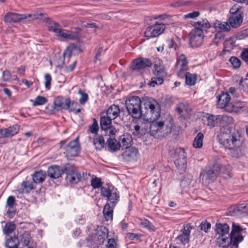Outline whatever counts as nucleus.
Returning <instances> with one entry per match:
<instances>
[{"label":"nucleus","mask_w":248,"mask_h":248,"mask_svg":"<svg viewBox=\"0 0 248 248\" xmlns=\"http://www.w3.org/2000/svg\"><path fill=\"white\" fill-rule=\"evenodd\" d=\"M7 234L6 236L5 242L6 247L7 248H18L19 244V238L16 236L15 233H14L13 236L8 235L9 233Z\"/></svg>","instance_id":"25"},{"label":"nucleus","mask_w":248,"mask_h":248,"mask_svg":"<svg viewBox=\"0 0 248 248\" xmlns=\"http://www.w3.org/2000/svg\"><path fill=\"white\" fill-rule=\"evenodd\" d=\"M220 170V165L218 163L208 165L201 171L200 179L207 183L213 182L218 175Z\"/></svg>","instance_id":"5"},{"label":"nucleus","mask_w":248,"mask_h":248,"mask_svg":"<svg viewBox=\"0 0 248 248\" xmlns=\"http://www.w3.org/2000/svg\"><path fill=\"white\" fill-rule=\"evenodd\" d=\"M46 173L45 171L39 170L35 171L32 174V179L33 182L36 184L43 183L46 177Z\"/></svg>","instance_id":"30"},{"label":"nucleus","mask_w":248,"mask_h":248,"mask_svg":"<svg viewBox=\"0 0 248 248\" xmlns=\"http://www.w3.org/2000/svg\"><path fill=\"white\" fill-rule=\"evenodd\" d=\"M211 226V225L209 222H207L206 220H204L201 223L199 227L201 230L206 232L208 229H210Z\"/></svg>","instance_id":"60"},{"label":"nucleus","mask_w":248,"mask_h":248,"mask_svg":"<svg viewBox=\"0 0 248 248\" xmlns=\"http://www.w3.org/2000/svg\"><path fill=\"white\" fill-rule=\"evenodd\" d=\"M106 248H117L116 243L114 239L108 238Z\"/></svg>","instance_id":"64"},{"label":"nucleus","mask_w":248,"mask_h":248,"mask_svg":"<svg viewBox=\"0 0 248 248\" xmlns=\"http://www.w3.org/2000/svg\"><path fill=\"white\" fill-rule=\"evenodd\" d=\"M229 236L231 244L235 248L238 247L239 243L242 242L244 239V237L241 233H230Z\"/></svg>","instance_id":"33"},{"label":"nucleus","mask_w":248,"mask_h":248,"mask_svg":"<svg viewBox=\"0 0 248 248\" xmlns=\"http://www.w3.org/2000/svg\"><path fill=\"white\" fill-rule=\"evenodd\" d=\"M141 100L137 96H129L125 100V105L129 115L134 118H139L141 116Z\"/></svg>","instance_id":"4"},{"label":"nucleus","mask_w":248,"mask_h":248,"mask_svg":"<svg viewBox=\"0 0 248 248\" xmlns=\"http://www.w3.org/2000/svg\"><path fill=\"white\" fill-rule=\"evenodd\" d=\"M120 144H122V146L124 148H127L130 145L131 142L132 141L131 136L128 133H124L119 138Z\"/></svg>","instance_id":"34"},{"label":"nucleus","mask_w":248,"mask_h":248,"mask_svg":"<svg viewBox=\"0 0 248 248\" xmlns=\"http://www.w3.org/2000/svg\"><path fill=\"white\" fill-rule=\"evenodd\" d=\"M112 120L107 115L101 117L100 123L101 129L104 131L108 130V128L112 125Z\"/></svg>","instance_id":"32"},{"label":"nucleus","mask_w":248,"mask_h":248,"mask_svg":"<svg viewBox=\"0 0 248 248\" xmlns=\"http://www.w3.org/2000/svg\"><path fill=\"white\" fill-rule=\"evenodd\" d=\"M213 27L216 31L228 32L231 30L230 25H229L228 22L216 20L213 23Z\"/></svg>","instance_id":"24"},{"label":"nucleus","mask_w":248,"mask_h":248,"mask_svg":"<svg viewBox=\"0 0 248 248\" xmlns=\"http://www.w3.org/2000/svg\"><path fill=\"white\" fill-rule=\"evenodd\" d=\"M68 109L70 112H73L75 114H78L81 111V109L79 107L78 103L75 101H71L70 99V103H68Z\"/></svg>","instance_id":"42"},{"label":"nucleus","mask_w":248,"mask_h":248,"mask_svg":"<svg viewBox=\"0 0 248 248\" xmlns=\"http://www.w3.org/2000/svg\"><path fill=\"white\" fill-rule=\"evenodd\" d=\"M247 37H248V29L241 31L237 35V38L239 40L244 39Z\"/></svg>","instance_id":"63"},{"label":"nucleus","mask_w":248,"mask_h":248,"mask_svg":"<svg viewBox=\"0 0 248 248\" xmlns=\"http://www.w3.org/2000/svg\"><path fill=\"white\" fill-rule=\"evenodd\" d=\"M47 172L49 177L56 179L60 177L63 173H68V167H64L61 169L58 166H51L48 168Z\"/></svg>","instance_id":"17"},{"label":"nucleus","mask_w":248,"mask_h":248,"mask_svg":"<svg viewBox=\"0 0 248 248\" xmlns=\"http://www.w3.org/2000/svg\"><path fill=\"white\" fill-rule=\"evenodd\" d=\"M218 115H209L207 117V125L210 128H213L219 125V121L218 119Z\"/></svg>","instance_id":"35"},{"label":"nucleus","mask_w":248,"mask_h":248,"mask_svg":"<svg viewBox=\"0 0 248 248\" xmlns=\"http://www.w3.org/2000/svg\"><path fill=\"white\" fill-rule=\"evenodd\" d=\"M120 109L118 106L116 105H111L106 111V115L108 117L115 119L120 114Z\"/></svg>","instance_id":"26"},{"label":"nucleus","mask_w":248,"mask_h":248,"mask_svg":"<svg viewBox=\"0 0 248 248\" xmlns=\"http://www.w3.org/2000/svg\"><path fill=\"white\" fill-rule=\"evenodd\" d=\"M90 228V231H95L96 232H108V229L103 225L98 226L96 227L94 225H91Z\"/></svg>","instance_id":"50"},{"label":"nucleus","mask_w":248,"mask_h":248,"mask_svg":"<svg viewBox=\"0 0 248 248\" xmlns=\"http://www.w3.org/2000/svg\"><path fill=\"white\" fill-rule=\"evenodd\" d=\"M165 28V23H156L146 29L144 36L147 39L156 37L163 32Z\"/></svg>","instance_id":"9"},{"label":"nucleus","mask_w":248,"mask_h":248,"mask_svg":"<svg viewBox=\"0 0 248 248\" xmlns=\"http://www.w3.org/2000/svg\"><path fill=\"white\" fill-rule=\"evenodd\" d=\"M244 209L245 211L248 213V203L247 205L241 204L238 207H232L230 208L229 213L231 216L235 215L237 212V211H242Z\"/></svg>","instance_id":"41"},{"label":"nucleus","mask_w":248,"mask_h":248,"mask_svg":"<svg viewBox=\"0 0 248 248\" xmlns=\"http://www.w3.org/2000/svg\"><path fill=\"white\" fill-rule=\"evenodd\" d=\"M115 206L107 202L104 206L103 214L106 221H112L113 216V209Z\"/></svg>","instance_id":"23"},{"label":"nucleus","mask_w":248,"mask_h":248,"mask_svg":"<svg viewBox=\"0 0 248 248\" xmlns=\"http://www.w3.org/2000/svg\"><path fill=\"white\" fill-rule=\"evenodd\" d=\"M65 140L60 142L61 148H63V145L65 143ZM65 150L64 153L68 159H72L73 157L77 156L79 154L80 148L78 143V138L70 141L66 146L63 147Z\"/></svg>","instance_id":"6"},{"label":"nucleus","mask_w":248,"mask_h":248,"mask_svg":"<svg viewBox=\"0 0 248 248\" xmlns=\"http://www.w3.org/2000/svg\"><path fill=\"white\" fill-rule=\"evenodd\" d=\"M101 195L102 197L106 198L108 202H109V203L116 206L119 201V195L116 192L112 191L109 187H101Z\"/></svg>","instance_id":"11"},{"label":"nucleus","mask_w":248,"mask_h":248,"mask_svg":"<svg viewBox=\"0 0 248 248\" xmlns=\"http://www.w3.org/2000/svg\"><path fill=\"white\" fill-rule=\"evenodd\" d=\"M91 185L93 188H98L101 187L102 183L100 179L95 177L91 180Z\"/></svg>","instance_id":"56"},{"label":"nucleus","mask_w":248,"mask_h":248,"mask_svg":"<svg viewBox=\"0 0 248 248\" xmlns=\"http://www.w3.org/2000/svg\"><path fill=\"white\" fill-rule=\"evenodd\" d=\"M77 46L74 44L70 45L65 50L64 56H65L66 55H67L68 56H70L74 53L75 50L77 49Z\"/></svg>","instance_id":"55"},{"label":"nucleus","mask_w":248,"mask_h":248,"mask_svg":"<svg viewBox=\"0 0 248 248\" xmlns=\"http://www.w3.org/2000/svg\"><path fill=\"white\" fill-rule=\"evenodd\" d=\"M239 88L243 92L248 93V78H242L239 82Z\"/></svg>","instance_id":"52"},{"label":"nucleus","mask_w":248,"mask_h":248,"mask_svg":"<svg viewBox=\"0 0 248 248\" xmlns=\"http://www.w3.org/2000/svg\"><path fill=\"white\" fill-rule=\"evenodd\" d=\"M78 93L80 95L79 102L81 105H84L88 100V95L85 91L81 89H78Z\"/></svg>","instance_id":"44"},{"label":"nucleus","mask_w":248,"mask_h":248,"mask_svg":"<svg viewBox=\"0 0 248 248\" xmlns=\"http://www.w3.org/2000/svg\"><path fill=\"white\" fill-rule=\"evenodd\" d=\"M34 189V187L32 182L28 181H24L22 182L21 187L18 188L17 190L21 193H28Z\"/></svg>","instance_id":"31"},{"label":"nucleus","mask_w":248,"mask_h":248,"mask_svg":"<svg viewBox=\"0 0 248 248\" xmlns=\"http://www.w3.org/2000/svg\"><path fill=\"white\" fill-rule=\"evenodd\" d=\"M107 144L109 149L113 152L120 150L121 146L120 143L115 139L109 138L107 141Z\"/></svg>","instance_id":"36"},{"label":"nucleus","mask_w":248,"mask_h":248,"mask_svg":"<svg viewBox=\"0 0 248 248\" xmlns=\"http://www.w3.org/2000/svg\"><path fill=\"white\" fill-rule=\"evenodd\" d=\"M19 129V126L18 124H14L6 128H2L1 138H11L18 133Z\"/></svg>","instance_id":"21"},{"label":"nucleus","mask_w":248,"mask_h":248,"mask_svg":"<svg viewBox=\"0 0 248 248\" xmlns=\"http://www.w3.org/2000/svg\"><path fill=\"white\" fill-rule=\"evenodd\" d=\"M230 14L232 15L234 14H241L244 15L243 11L241 9V7L237 4L234 5L230 10Z\"/></svg>","instance_id":"57"},{"label":"nucleus","mask_w":248,"mask_h":248,"mask_svg":"<svg viewBox=\"0 0 248 248\" xmlns=\"http://www.w3.org/2000/svg\"><path fill=\"white\" fill-rule=\"evenodd\" d=\"M31 238L30 233H22L19 236V243L27 246L29 244Z\"/></svg>","instance_id":"47"},{"label":"nucleus","mask_w":248,"mask_h":248,"mask_svg":"<svg viewBox=\"0 0 248 248\" xmlns=\"http://www.w3.org/2000/svg\"><path fill=\"white\" fill-rule=\"evenodd\" d=\"M246 232V228H244L238 224L232 222L231 232Z\"/></svg>","instance_id":"54"},{"label":"nucleus","mask_w":248,"mask_h":248,"mask_svg":"<svg viewBox=\"0 0 248 248\" xmlns=\"http://www.w3.org/2000/svg\"><path fill=\"white\" fill-rule=\"evenodd\" d=\"M152 64L149 59L140 58L133 60L131 68L133 70H140L151 67Z\"/></svg>","instance_id":"15"},{"label":"nucleus","mask_w":248,"mask_h":248,"mask_svg":"<svg viewBox=\"0 0 248 248\" xmlns=\"http://www.w3.org/2000/svg\"><path fill=\"white\" fill-rule=\"evenodd\" d=\"M233 67L238 68L240 67L241 62L240 60L235 57H232L229 60Z\"/></svg>","instance_id":"58"},{"label":"nucleus","mask_w":248,"mask_h":248,"mask_svg":"<svg viewBox=\"0 0 248 248\" xmlns=\"http://www.w3.org/2000/svg\"><path fill=\"white\" fill-rule=\"evenodd\" d=\"M57 36L67 40H74L78 37V35L72 31L62 29H60Z\"/></svg>","instance_id":"27"},{"label":"nucleus","mask_w":248,"mask_h":248,"mask_svg":"<svg viewBox=\"0 0 248 248\" xmlns=\"http://www.w3.org/2000/svg\"><path fill=\"white\" fill-rule=\"evenodd\" d=\"M219 142L226 149L240 146L241 133L234 128H227L221 131L217 136Z\"/></svg>","instance_id":"1"},{"label":"nucleus","mask_w":248,"mask_h":248,"mask_svg":"<svg viewBox=\"0 0 248 248\" xmlns=\"http://www.w3.org/2000/svg\"><path fill=\"white\" fill-rule=\"evenodd\" d=\"M229 151V155L232 157L238 158L243 155L242 149L240 146L234 147L231 149H228Z\"/></svg>","instance_id":"39"},{"label":"nucleus","mask_w":248,"mask_h":248,"mask_svg":"<svg viewBox=\"0 0 248 248\" xmlns=\"http://www.w3.org/2000/svg\"><path fill=\"white\" fill-rule=\"evenodd\" d=\"M230 227L227 223H217L215 231L216 232H229Z\"/></svg>","instance_id":"43"},{"label":"nucleus","mask_w":248,"mask_h":248,"mask_svg":"<svg viewBox=\"0 0 248 248\" xmlns=\"http://www.w3.org/2000/svg\"><path fill=\"white\" fill-rule=\"evenodd\" d=\"M122 156L126 161L131 162L138 159L140 153L138 149L132 147L126 148L125 151L122 154Z\"/></svg>","instance_id":"14"},{"label":"nucleus","mask_w":248,"mask_h":248,"mask_svg":"<svg viewBox=\"0 0 248 248\" xmlns=\"http://www.w3.org/2000/svg\"><path fill=\"white\" fill-rule=\"evenodd\" d=\"M243 109H248V108L246 107L245 102L236 101L233 102L229 103V105L227 106L225 111L229 113H238Z\"/></svg>","instance_id":"16"},{"label":"nucleus","mask_w":248,"mask_h":248,"mask_svg":"<svg viewBox=\"0 0 248 248\" xmlns=\"http://www.w3.org/2000/svg\"><path fill=\"white\" fill-rule=\"evenodd\" d=\"M235 41L232 38L226 39L224 43V49H228V51L233 48L234 46Z\"/></svg>","instance_id":"51"},{"label":"nucleus","mask_w":248,"mask_h":248,"mask_svg":"<svg viewBox=\"0 0 248 248\" xmlns=\"http://www.w3.org/2000/svg\"><path fill=\"white\" fill-rule=\"evenodd\" d=\"M244 15L241 14L232 15L228 19V22L230 27L237 28L242 24L243 20Z\"/></svg>","instance_id":"22"},{"label":"nucleus","mask_w":248,"mask_h":248,"mask_svg":"<svg viewBox=\"0 0 248 248\" xmlns=\"http://www.w3.org/2000/svg\"><path fill=\"white\" fill-rule=\"evenodd\" d=\"M105 140L102 136H96L93 139V144L96 150H101L105 145Z\"/></svg>","instance_id":"38"},{"label":"nucleus","mask_w":248,"mask_h":248,"mask_svg":"<svg viewBox=\"0 0 248 248\" xmlns=\"http://www.w3.org/2000/svg\"><path fill=\"white\" fill-rule=\"evenodd\" d=\"M47 26L48 30L53 32L56 36L61 29L58 23L52 21L49 22Z\"/></svg>","instance_id":"45"},{"label":"nucleus","mask_w":248,"mask_h":248,"mask_svg":"<svg viewBox=\"0 0 248 248\" xmlns=\"http://www.w3.org/2000/svg\"><path fill=\"white\" fill-rule=\"evenodd\" d=\"M98 129L97 121L95 119H93V123L92 125L90 126L89 130L93 134H97Z\"/></svg>","instance_id":"59"},{"label":"nucleus","mask_w":248,"mask_h":248,"mask_svg":"<svg viewBox=\"0 0 248 248\" xmlns=\"http://www.w3.org/2000/svg\"><path fill=\"white\" fill-rule=\"evenodd\" d=\"M176 111L184 120L185 119L184 114L186 112V106L184 103L179 104L176 108Z\"/></svg>","instance_id":"48"},{"label":"nucleus","mask_w":248,"mask_h":248,"mask_svg":"<svg viewBox=\"0 0 248 248\" xmlns=\"http://www.w3.org/2000/svg\"><path fill=\"white\" fill-rule=\"evenodd\" d=\"M191 25L194 27L193 30L197 31L200 30L202 31V34H204V31L211 27V25L209 21L206 19H202L198 21L192 22Z\"/></svg>","instance_id":"20"},{"label":"nucleus","mask_w":248,"mask_h":248,"mask_svg":"<svg viewBox=\"0 0 248 248\" xmlns=\"http://www.w3.org/2000/svg\"><path fill=\"white\" fill-rule=\"evenodd\" d=\"M144 108L146 110L147 119H158L160 116L161 107L159 103L152 98L144 100Z\"/></svg>","instance_id":"3"},{"label":"nucleus","mask_w":248,"mask_h":248,"mask_svg":"<svg viewBox=\"0 0 248 248\" xmlns=\"http://www.w3.org/2000/svg\"><path fill=\"white\" fill-rule=\"evenodd\" d=\"M45 87L47 89H49L50 88L51 85V81L52 80L51 76L49 74H46L45 75Z\"/></svg>","instance_id":"62"},{"label":"nucleus","mask_w":248,"mask_h":248,"mask_svg":"<svg viewBox=\"0 0 248 248\" xmlns=\"http://www.w3.org/2000/svg\"><path fill=\"white\" fill-rule=\"evenodd\" d=\"M68 103H70V98L64 99L62 97H57L53 102V108L57 111L68 109Z\"/></svg>","instance_id":"18"},{"label":"nucleus","mask_w":248,"mask_h":248,"mask_svg":"<svg viewBox=\"0 0 248 248\" xmlns=\"http://www.w3.org/2000/svg\"><path fill=\"white\" fill-rule=\"evenodd\" d=\"M197 79V75L196 74H190L187 72V85L192 86L195 84Z\"/></svg>","instance_id":"49"},{"label":"nucleus","mask_w":248,"mask_h":248,"mask_svg":"<svg viewBox=\"0 0 248 248\" xmlns=\"http://www.w3.org/2000/svg\"><path fill=\"white\" fill-rule=\"evenodd\" d=\"M155 76L152 78L151 82L149 83L150 86L155 87V85L162 84L164 82L163 78L166 76V72L164 66L159 63L154 65Z\"/></svg>","instance_id":"8"},{"label":"nucleus","mask_w":248,"mask_h":248,"mask_svg":"<svg viewBox=\"0 0 248 248\" xmlns=\"http://www.w3.org/2000/svg\"><path fill=\"white\" fill-rule=\"evenodd\" d=\"M203 134L202 132H199L194 139L193 142V146L195 148H201L202 147Z\"/></svg>","instance_id":"40"},{"label":"nucleus","mask_w":248,"mask_h":248,"mask_svg":"<svg viewBox=\"0 0 248 248\" xmlns=\"http://www.w3.org/2000/svg\"><path fill=\"white\" fill-rule=\"evenodd\" d=\"M32 17V19H37V15L32 14H19L15 13H7L4 17V21L6 22L12 23L17 22L22 20Z\"/></svg>","instance_id":"10"},{"label":"nucleus","mask_w":248,"mask_h":248,"mask_svg":"<svg viewBox=\"0 0 248 248\" xmlns=\"http://www.w3.org/2000/svg\"><path fill=\"white\" fill-rule=\"evenodd\" d=\"M231 100V96L227 93H222L217 96V107L225 110Z\"/></svg>","instance_id":"19"},{"label":"nucleus","mask_w":248,"mask_h":248,"mask_svg":"<svg viewBox=\"0 0 248 248\" xmlns=\"http://www.w3.org/2000/svg\"><path fill=\"white\" fill-rule=\"evenodd\" d=\"M142 237V234L138 233H126L125 236L126 238H128L130 240H139Z\"/></svg>","instance_id":"61"},{"label":"nucleus","mask_w":248,"mask_h":248,"mask_svg":"<svg viewBox=\"0 0 248 248\" xmlns=\"http://www.w3.org/2000/svg\"><path fill=\"white\" fill-rule=\"evenodd\" d=\"M226 233H221L220 236L217 238V245L220 248H227L231 244L229 235H226Z\"/></svg>","instance_id":"28"},{"label":"nucleus","mask_w":248,"mask_h":248,"mask_svg":"<svg viewBox=\"0 0 248 248\" xmlns=\"http://www.w3.org/2000/svg\"><path fill=\"white\" fill-rule=\"evenodd\" d=\"M31 101L32 102L33 106H37L44 105L46 103L47 99L44 96H38L34 100H31Z\"/></svg>","instance_id":"46"},{"label":"nucleus","mask_w":248,"mask_h":248,"mask_svg":"<svg viewBox=\"0 0 248 248\" xmlns=\"http://www.w3.org/2000/svg\"><path fill=\"white\" fill-rule=\"evenodd\" d=\"M175 158L174 163L176 165L180 173H184L186 171V153L183 148H177L175 150L173 156Z\"/></svg>","instance_id":"7"},{"label":"nucleus","mask_w":248,"mask_h":248,"mask_svg":"<svg viewBox=\"0 0 248 248\" xmlns=\"http://www.w3.org/2000/svg\"><path fill=\"white\" fill-rule=\"evenodd\" d=\"M218 119L219 121L220 126L231 124L234 122L233 119L232 117L225 115H218Z\"/></svg>","instance_id":"37"},{"label":"nucleus","mask_w":248,"mask_h":248,"mask_svg":"<svg viewBox=\"0 0 248 248\" xmlns=\"http://www.w3.org/2000/svg\"><path fill=\"white\" fill-rule=\"evenodd\" d=\"M176 67L178 70V77L184 78L186 83V57L185 55L182 54L177 58Z\"/></svg>","instance_id":"13"},{"label":"nucleus","mask_w":248,"mask_h":248,"mask_svg":"<svg viewBox=\"0 0 248 248\" xmlns=\"http://www.w3.org/2000/svg\"><path fill=\"white\" fill-rule=\"evenodd\" d=\"M66 177V180L71 184H76L80 181L81 175L76 170H73L69 173L68 170V173Z\"/></svg>","instance_id":"29"},{"label":"nucleus","mask_w":248,"mask_h":248,"mask_svg":"<svg viewBox=\"0 0 248 248\" xmlns=\"http://www.w3.org/2000/svg\"><path fill=\"white\" fill-rule=\"evenodd\" d=\"M189 45L192 47H196L200 46L203 43L204 37L202 31L192 30L189 34Z\"/></svg>","instance_id":"12"},{"label":"nucleus","mask_w":248,"mask_h":248,"mask_svg":"<svg viewBox=\"0 0 248 248\" xmlns=\"http://www.w3.org/2000/svg\"><path fill=\"white\" fill-rule=\"evenodd\" d=\"M16 229V225L11 222L7 223L3 228L4 232H13Z\"/></svg>","instance_id":"53"},{"label":"nucleus","mask_w":248,"mask_h":248,"mask_svg":"<svg viewBox=\"0 0 248 248\" xmlns=\"http://www.w3.org/2000/svg\"><path fill=\"white\" fill-rule=\"evenodd\" d=\"M170 119V126H169L165 124V122L163 121H158V119L150 120L151 122L150 125V132L153 136H155L158 134V136L164 137L171 131V122L172 121V118L171 116L169 115Z\"/></svg>","instance_id":"2"}]
</instances>
